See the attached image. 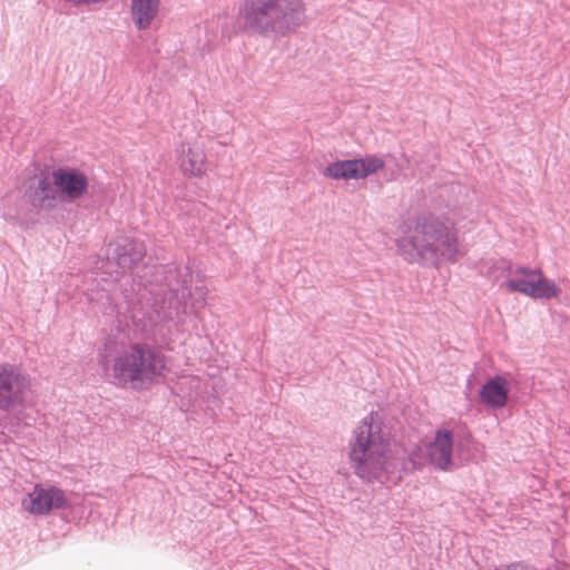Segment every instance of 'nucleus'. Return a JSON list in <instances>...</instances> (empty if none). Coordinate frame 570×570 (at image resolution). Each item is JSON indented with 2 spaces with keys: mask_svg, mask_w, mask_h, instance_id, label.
Wrapping results in <instances>:
<instances>
[{
  "mask_svg": "<svg viewBox=\"0 0 570 570\" xmlns=\"http://www.w3.org/2000/svg\"><path fill=\"white\" fill-rule=\"evenodd\" d=\"M56 188L47 179H40L26 191L27 200L38 208H53L57 204Z\"/></svg>",
  "mask_w": 570,
  "mask_h": 570,
  "instance_id": "2eb2a0df",
  "label": "nucleus"
},
{
  "mask_svg": "<svg viewBox=\"0 0 570 570\" xmlns=\"http://www.w3.org/2000/svg\"><path fill=\"white\" fill-rule=\"evenodd\" d=\"M111 246L114 259L122 272L136 268L147 253L145 243L132 237H119Z\"/></svg>",
  "mask_w": 570,
  "mask_h": 570,
  "instance_id": "9b49d317",
  "label": "nucleus"
},
{
  "mask_svg": "<svg viewBox=\"0 0 570 570\" xmlns=\"http://www.w3.org/2000/svg\"><path fill=\"white\" fill-rule=\"evenodd\" d=\"M509 383L503 376L489 380L480 390V400L488 407L501 409L508 402Z\"/></svg>",
  "mask_w": 570,
  "mask_h": 570,
  "instance_id": "ddd939ff",
  "label": "nucleus"
},
{
  "mask_svg": "<svg viewBox=\"0 0 570 570\" xmlns=\"http://www.w3.org/2000/svg\"><path fill=\"white\" fill-rule=\"evenodd\" d=\"M28 390L26 375L11 366L0 365V410L7 411L22 403Z\"/></svg>",
  "mask_w": 570,
  "mask_h": 570,
  "instance_id": "1a4fd4ad",
  "label": "nucleus"
},
{
  "mask_svg": "<svg viewBox=\"0 0 570 570\" xmlns=\"http://www.w3.org/2000/svg\"><path fill=\"white\" fill-rule=\"evenodd\" d=\"M384 165L381 157L368 155L363 158L334 161L324 169L323 175L333 180H358L381 170Z\"/></svg>",
  "mask_w": 570,
  "mask_h": 570,
  "instance_id": "0eeeda50",
  "label": "nucleus"
},
{
  "mask_svg": "<svg viewBox=\"0 0 570 570\" xmlns=\"http://www.w3.org/2000/svg\"><path fill=\"white\" fill-rule=\"evenodd\" d=\"M399 253L410 263L455 261L459 237L454 224L435 216L417 217L400 226Z\"/></svg>",
  "mask_w": 570,
  "mask_h": 570,
  "instance_id": "f257e3e1",
  "label": "nucleus"
},
{
  "mask_svg": "<svg viewBox=\"0 0 570 570\" xmlns=\"http://www.w3.org/2000/svg\"><path fill=\"white\" fill-rule=\"evenodd\" d=\"M51 177L61 200L73 203L88 194L89 178L78 168L60 167L52 171Z\"/></svg>",
  "mask_w": 570,
  "mask_h": 570,
  "instance_id": "6e6552de",
  "label": "nucleus"
},
{
  "mask_svg": "<svg viewBox=\"0 0 570 570\" xmlns=\"http://www.w3.org/2000/svg\"><path fill=\"white\" fill-rule=\"evenodd\" d=\"M304 13L303 0H245L238 21L247 32L283 36L303 23Z\"/></svg>",
  "mask_w": 570,
  "mask_h": 570,
  "instance_id": "20e7f679",
  "label": "nucleus"
},
{
  "mask_svg": "<svg viewBox=\"0 0 570 570\" xmlns=\"http://www.w3.org/2000/svg\"><path fill=\"white\" fill-rule=\"evenodd\" d=\"M106 376L117 386L146 389L167 371L163 354L138 344L106 347L100 361Z\"/></svg>",
  "mask_w": 570,
  "mask_h": 570,
  "instance_id": "f03ea898",
  "label": "nucleus"
},
{
  "mask_svg": "<svg viewBox=\"0 0 570 570\" xmlns=\"http://www.w3.org/2000/svg\"><path fill=\"white\" fill-rule=\"evenodd\" d=\"M207 137L197 135L181 142L178 150V168L186 178H202L206 176L209 161L206 153Z\"/></svg>",
  "mask_w": 570,
  "mask_h": 570,
  "instance_id": "423d86ee",
  "label": "nucleus"
},
{
  "mask_svg": "<svg viewBox=\"0 0 570 570\" xmlns=\"http://www.w3.org/2000/svg\"><path fill=\"white\" fill-rule=\"evenodd\" d=\"M510 292H519L532 298H558L561 289L540 268L518 267L504 282Z\"/></svg>",
  "mask_w": 570,
  "mask_h": 570,
  "instance_id": "39448f33",
  "label": "nucleus"
},
{
  "mask_svg": "<svg viewBox=\"0 0 570 570\" xmlns=\"http://www.w3.org/2000/svg\"><path fill=\"white\" fill-rule=\"evenodd\" d=\"M425 446L429 452V460L436 468L446 470L452 465L453 438L450 431H438L434 441Z\"/></svg>",
  "mask_w": 570,
  "mask_h": 570,
  "instance_id": "f8f14e48",
  "label": "nucleus"
},
{
  "mask_svg": "<svg viewBox=\"0 0 570 570\" xmlns=\"http://www.w3.org/2000/svg\"><path fill=\"white\" fill-rule=\"evenodd\" d=\"M379 412H370L354 431L348 459L354 473L365 481L380 480L396 463L395 445L382 431Z\"/></svg>",
  "mask_w": 570,
  "mask_h": 570,
  "instance_id": "7ed1b4c3",
  "label": "nucleus"
},
{
  "mask_svg": "<svg viewBox=\"0 0 570 570\" xmlns=\"http://www.w3.org/2000/svg\"><path fill=\"white\" fill-rule=\"evenodd\" d=\"M67 499L62 490L56 487L37 484L22 500V508L37 515L49 514L52 510L65 508Z\"/></svg>",
  "mask_w": 570,
  "mask_h": 570,
  "instance_id": "9d476101",
  "label": "nucleus"
},
{
  "mask_svg": "<svg viewBox=\"0 0 570 570\" xmlns=\"http://www.w3.org/2000/svg\"><path fill=\"white\" fill-rule=\"evenodd\" d=\"M160 0H130V14L138 30L148 29L159 13Z\"/></svg>",
  "mask_w": 570,
  "mask_h": 570,
  "instance_id": "4468645a",
  "label": "nucleus"
}]
</instances>
